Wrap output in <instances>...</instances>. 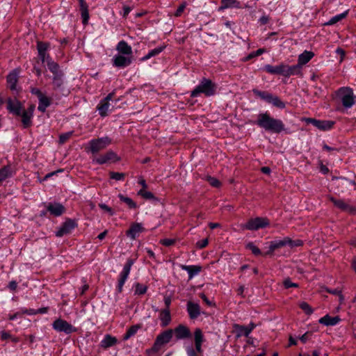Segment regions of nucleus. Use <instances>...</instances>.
I'll use <instances>...</instances> for the list:
<instances>
[{
  "label": "nucleus",
  "instance_id": "nucleus-27",
  "mask_svg": "<svg viewBox=\"0 0 356 356\" xmlns=\"http://www.w3.org/2000/svg\"><path fill=\"white\" fill-rule=\"evenodd\" d=\"M159 319L161 320V325L162 327L168 326L171 322V315L170 309H163L161 310L159 314Z\"/></svg>",
  "mask_w": 356,
  "mask_h": 356
},
{
  "label": "nucleus",
  "instance_id": "nucleus-58",
  "mask_svg": "<svg viewBox=\"0 0 356 356\" xmlns=\"http://www.w3.org/2000/svg\"><path fill=\"white\" fill-rule=\"evenodd\" d=\"M175 241L174 239H171V238H164L161 241V243L163 245L166 246V247L172 245L173 244H175Z\"/></svg>",
  "mask_w": 356,
  "mask_h": 356
},
{
  "label": "nucleus",
  "instance_id": "nucleus-25",
  "mask_svg": "<svg viewBox=\"0 0 356 356\" xmlns=\"http://www.w3.org/2000/svg\"><path fill=\"white\" fill-rule=\"evenodd\" d=\"M78 1L79 3V9L83 19V24H87L89 19L88 5L85 0H78Z\"/></svg>",
  "mask_w": 356,
  "mask_h": 356
},
{
  "label": "nucleus",
  "instance_id": "nucleus-16",
  "mask_svg": "<svg viewBox=\"0 0 356 356\" xmlns=\"http://www.w3.org/2000/svg\"><path fill=\"white\" fill-rule=\"evenodd\" d=\"M329 200L334 204V205L343 211H346L350 214L356 213V208L349 205L344 200L341 199H336L334 197L330 196Z\"/></svg>",
  "mask_w": 356,
  "mask_h": 356
},
{
  "label": "nucleus",
  "instance_id": "nucleus-26",
  "mask_svg": "<svg viewBox=\"0 0 356 356\" xmlns=\"http://www.w3.org/2000/svg\"><path fill=\"white\" fill-rule=\"evenodd\" d=\"M340 321L341 318L339 316L332 317L328 314L321 318L318 321L319 323L326 326L334 325Z\"/></svg>",
  "mask_w": 356,
  "mask_h": 356
},
{
  "label": "nucleus",
  "instance_id": "nucleus-31",
  "mask_svg": "<svg viewBox=\"0 0 356 356\" xmlns=\"http://www.w3.org/2000/svg\"><path fill=\"white\" fill-rule=\"evenodd\" d=\"M116 49L122 54L124 55H131L132 54V49L131 46H129L127 42L122 40L118 42L117 45Z\"/></svg>",
  "mask_w": 356,
  "mask_h": 356
},
{
  "label": "nucleus",
  "instance_id": "nucleus-36",
  "mask_svg": "<svg viewBox=\"0 0 356 356\" xmlns=\"http://www.w3.org/2000/svg\"><path fill=\"white\" fill-rule=\"evenodd\" d=\"M47 67L49 70L53 73V74H56L61 73V72L59 70V65L57 63L54 62L51 60L49 55H47Z\"/></svg>",
  "mask_w": 356,
  "mask_h": 356
},
{
  "label": "nucleus",
  "instance_id": "nucleus-32",
  "mask_svg": "<svg viewBox=\"0 0 356 356\" xmlns=\"http://www.w3.org/2000/svg\"><path fill=\"white\" fill-rule=\"evenodd\" d=\"M13 170L10 165H7L0 169V183L13 175Z\"/></svg>",
  "mask_w": 356,
  "mask_h": 356
},
{
  "label": "nucleus",
  "instance_id": "nucleus-14",
  "mask_svg": "<svg viewBox=\"0 0 356 356\" xmlns=\"http://www.w3.org/2000/svg\"><path fill=\"white\" fill-rule=\"evenodd\" d=\"M114 94V92L109 93L105 98L102 99L97 105V110L99 111V114L101 117L104 118L108 115L110 107L109 102L113 99Z\"/></svg>",
  "mask_w": 356,
  "mask_h": 356
},
{
  "label": "nucleus",
  "instance_id": "nucleus-39",
  "mask_svg": "<svg viewBox=\"0 0 356 356\" xmlns=\"http://www.w3.org/2000/svg\"><path fill=\"white\" fill-rule=\"evenodd\" d=\"M141 328L140 324L134 325L131 326L123 337V340H127L137 332V331Z\"/></svg>",
  "mask_w": 356,
  "mask_h": 356
},
{
  "label": "nucleus",
  "instance_id": "nucleus-52",
  "mask_svg": "<svg viewBox=\"0 0 356 356\" xmlns=\"http://www.w3.org/2000/svg\"><path fill=\"white\" fill-rule=\"evenodd\" d=\"M49 47V44L43 42H37V49L38 53H42L44 51H47Z\"/></svg>",
  "mask_w": 356,
  "mask_h": 356
},
{
  "label": "nucleus",
  "instance_id": "nucleus-20",
  "mask_svg": "<svg viewBox=\"0 0 356 356\" xmlns=\"http://www.w3.org/2000/svg\"><path fill=\"white\" fill-rule=\"evenodd\" d=\"M47 210L54 216H60L65 211V207L58 202L49 203L47 205Z\"/></svg>",
  "mask_w": 356,
  "mask_h": 356
},
{
  "label": "nucleus",
  "instance_id": "nucleus-64",
  "mask_svg": "<svg viewBox=\"0 0 356 356\" xmlns=\"http://www.w3.org/2000/svg\"><path fill=\"white\" fill-rule=\"evenodd\" d=\"M47 55L49 54H47L46 51L38 53V56L42 63H44L45 61L47 62Z\"/></svg>",
  "mask_w": 356,
  "mask_h": 356
},
{
  "label": "nucleus",
  "instance_id": "nucleus-12",
  "mask_svg": "<svg viewBox=\"0 0 356 356\" xmlns=\"http://www.w3.org/2000/svg\"><path fill=\"white\" fill-rule=\"evenodd\" d=\"M305 122L308 124H312L314 127L322 131L331 129L335 122L332 120H319L314 118H305Z\"/></svg>",
  "mask_w": 356,
  "mask_h": 356
},
{
  "label": "nucleus",
  "instance_id": "nucleus-63",
  "mask_svg": "<svg viewBox=\"0 0 356 356\" xmlns=\"http://www.w3.org/2000/svg\"><path fill=\"white\" fill-rule=\"evenodd\" d=\"M311 335H312V334L307 332L305 333L303 335H302V336L300 337V341H301L303 343H306V342H307V341L308 340V339H309V336H311Z\"/></svg>",
  "mask_w": 356,
  "mask_h": 356
},
{
  "label": "nucleus",
  "instance_id": "nucleus-19",
  "mask_svg": "<svg viewBox=\"0 0 356 356\" xmlns=\"http://www.w3.org/2000/svg\"><path fill=\"white\" fill-rule=\"evenodd\" d=\"M204 335L202 330L200 328H196L194 331V349L197 353V354H202L203 352L202 345L204 342Z\"/></svg>",
  "mask_w": 356,
  "mask_h": 356
},
{
  "label": "nucleus",
  "instance_id": "nucleus-17",
  "mask_svg": "<svg viewBox=\"0 0 356 356\" xmlns=\"http://www.w3.org/2000/svg\"><path fill=\"white\" fill-rule=\"evenodd\" d=\"M7 109L16 116L21 115V112L24 110L21 102L16 97L14 99H8Z\"/></svg>",
  "mask_w": 356,
  "mask_h": 356
},
{
  "label": "nucleus",
  "instance_id": "nucleus-59",
  "mask_svg": "<svg viewBox=\"0 0 356 356\" xmlns=\"http://www.w3.org/2000/svg\"><path fill=\"white\" fill-rule=\"evenodd\" d=\"M31 92L33 95H36L38 99L44 95V94L41 92V90L39 88H31Z\"/></svg>",
  "mask_w": 356,
  "mask_h": 356
},
{
  "label": "nucleus",
  "instance_id": "nucleus-21",
  "mask_svg": "<svg viewBox=\"0 0 356 356\" xmlns=\"http://www.w3.org/2000/svg\"><path fill=\"white\" fill-rule=\"evenodd\" d=\"M144 230L145 229L143 227L140 223L134 222L130 226V228L126 232V234L131 239H135L138 236V235L140 233L144 232Z\"/></svg>",
  "mask_w": 356,
  "mask_h": 356
},
{
  "label": "nucleus",
  "instance_id": "nucleus-23",
  "mask_svg": "<svg viewBox=\"0 0 356 356\" xmlns=\"http://www.w3.org/2000/svg\"><path fill=\"white\" fill-rule=\"evenodd\" d=\"M131 63V59L122 55H116L113 60V64L117 67H124Z\"/></svg>",
  "mask_w": 356,
  "mask_h": 356
},
{
  "label": "nucleus",
  "instance_id": "nucleus-1",
  "mask_svg": "<svg viewBox=\"0 0 356 356\" xmlns=\"http://www.w3.org/2000/svg\"><path fill=\"white\" fill-rule=\"evenodd\" d=\"M256 124L266 131L276 134H279L284 129L282 121L270 117L268 113L259 114Z\"/></svg>",
  "mask_w": 356,
  "mask_h": 356
},
{
  "label": "nucleus",
  "instance_id": "nucleus-18",
  "mask_svg": "<svg viewBox=\"0 0 356 356\" xmlns=\"http://www.w3.org/2000/svg\"><path fill=\"white\" fill-rule=\"evenodd\" d=\"M172 330L177 340L190 339L192 337L189 328L182 324L179 325Z\"/></svg>",
  "mask_w": 356,
  "mask_h": 356
},
{
  "label": "nucleus",
  "instance_id": "nucleus-46",
  "mask_svg": "<svg viewBox=\"0 0 356 356\" xmlns=\"http://www.w3.org/2000/svg\"><path fill=\"white\" fill-rule=\"evenodd\" d=\"M147 286L142 284L140 283H136L135 284V294L143 295L147 292Z\"/></svg>",
  "mask_w": 356,
  "mask_h": 356
},
{
  "label": "nucleus",
  "instance_id": "nucleus-30",
  "mask_svg": "<svg viewBox=\"0 0 356 356\" xmlns=\"http://www.w3.org/2000/svg\"><path fill=\"white\" fill-rule=\"evenodd\" d=\"M180 267L182 270H186L188 273L189 279H191L194 275H197L202 270L200 266L181 265Z\"/></svg>",
  "mask_w": 356,
  "mask_h": 356
},
{
  "label": "nucleus",
  "instance_id": "nucleus-33",
  "mask_svg": "<svg viewBox=\"0 0 356 356\" xmlns=\"http://www.w3.org/2000/svg\"><path fill=\"white\" fill-rule=\"evenodd\" d=\"M39 104L38 109L42 113H44L48 106L51 104V99L44 95L38 99Z\"/></svg>",
  "mask_w": 356,
  "mask_h": 356
},
{
  "label": "nucleus",
  "instance_id": "nucleus-41",
  "mask_svg": "<svg viewBox=\"0 0 356 356\" xmlns=\"http://www.w3.org/2000/svg\"><path fill=\"white\" fill-rule=\"evenodd\" d=\"M118 197L120 198V200L122 202H124L128 206V207L129 209H136L137 208L136 203L130 197H125L122 194H119Z\"/></svg>",
  "mask_w": 356,
  "mask_h": 356
},
{
  "label": "nucleus",
  "instance_id": "nucleus-13",
  "mask_svg": "<svg viewBox=\"0 0 356 356\" xmlns=\"http://www.w3.org/2000/svg\"><path fill=\"white\" fill-rule=\"evenodd\" d=\"M77 227L75 220L70 218L67 219L60 226L59 229L56 232L57 237H62L65 234H70L72 229Z\"/></svg>",
  "mask_w": 356,
  "mask_h": 356
},
{
  "label": "nucleus",
  "instance_id": "nucleus-28",
  "mask_svg": "<svg viewBox=\"0 0 356 356\" xmlns=\"http://www.w3.org/2000/svg\"><path fill=\"white\" fill-rule=\"evenodd\" d=\"M314 56V52L305 51L302 54L299 55L298 64L300 65V67L302 68V66L307 64Z\"/></svg>",
  "mask_w": 356,
  "mask_h": 356
},
{
  "label": "nucleus",
  "instance_id": "nucleus-47",
  "mask_svg": "<svg viewBox=\"0 0 356 356\" xmlns=\"http://www.w3.org/2000/svg\"><path fill=\"white\" fill-rule=\"evenodd\" d=\"M286 244L291 248L294 247H300L303 245V241L300 239L292 240L289 237H286Z\"/></svg>",
  "mask_w": 356,
  "mask_h": 356
},
{
  "label": "nucleus",
  "instance_id": "nucleus-4",
  "mask_svg": "<svg viewBox=\"0 0 356 356\" xmlns=\"http://www.w3.org/2000/svg\"><path fill=\"white\" fill-rule=\"evenodd\" d=\"M336 95L340 98L345 108H350L355 103L356 97L353 94V89L349 87L340 88L336 92Z\"/></svg>",
  "mask_w": 356,
  "mask_h": 356
},
{
  "label": "nucleus",
  "instance_id": "nucleus-43",
  "mask_svg": "<svg viewBox=\"0 0 356 356\" xmlns=\"http://www.w3.org/2000/svg\"><path fill=\"white\" fill-rule=\"evenodd\" d=\"M264 70L271 74H280V64L276 66H273L271 65H266L264 66Z\"/></svg>",
  "mask_w": 356,
  "mask_h": 356
},
{
  "label": "nucleus",
  "instance_id": "nucleus-51",
  "mask_svg": "<svg viewBox=\"0 0 356 356\" xmlns=\"http://www.w3.org/2000/svg\"><path fill=\"white\" fill-rule=\"evenodd\" d=\"M246 248L252 251V254H254L256 256L261 254V250H259V248H257L256 245H254L253 243H248L246 245Z\"/></svg>",
  "mask_w": 356,
  "mask_h": 356
},
{
  "label": "nucleus",
  "instance_id": "nucleus-3",
  "mask_svg": "<svg viewBox=\"0 0 356 356\" xmlns=\"http://www.w3.org/2000/svg\"><path fill=\"white\" fill-rule=\"evenodd\" d=\"M172 337L173 330L172 329L163 331L156 337L152 347L146 350L147 353L151 354L152 353H157L161 350L163 346L171 341Z\"/></svg>",
  "mask_w": 356,
  "mask_h": 356
},
{
  "label": "nucleus",
  "instance_id": "nucleus-29",
  "mask_svg": "<svg viewBox=\"0 0 356 356\" xmlns=\"http://www.w3.org/2000/svg\"><path fill=\"white\" fill-rule=\"evenodd\" d=\"M229 8H241V3L237 0H221V5L219 7V10H222Z\"/></svg>",
  "mask_w": 356,
  "mask_h": 356
},
{
  "label": "nucleus",
  "instance_id": "nucleus-2",
  "mask_svg": "<svg viewBox=\"0 0 356 356\" xmlns=\"http://www.w3.org/2000/svg\"><path fill=\"white\" fill-rule=\"evenodd\" d=\"M217 86L211 79L202 78L200 83L196 88L191 91V97H195L201 93L204 94L206 97H211L216 93Z\"/></svg>",
  "mask_w": 356,
  "mask_h": 356
},
{
  "label": "nucleus",
  "instance_id": "nucleus-48",
  "mask_svg": "<svg viewBox=\"0 0 356 356\" xmlns=\"http://www.w3.org/2000/svg\"><path fill=\"white\" fill-rule=\"evenodd\" d=\"M299 307L307 315H311L314 312L312 307L306 302H301Z\"/></svg>",
  "mask_w": 356,
  "mask_h": 356
},
{
  "label": "nucleus",
  "instance_id": "nucleus-61",
  "mask_svg": "<svg viewBox=\"0 0 356 356\" xmlns=\"http://www.w3.org/2000/svg\"><path fill=\"white\" fill-rule=\"evenodd\" d=\"M209 243V241H208V239L207 238H204L202 241H200L197 243V246L200 248V249H202L204 248H205Z\"/></svg>",
  "mask_w": 356,
  "mask_h": 356
},
{
  "label": "nucleus",
  "instance_id": "nucleus-5",
  "mask_svg": "<svg viewBox=\"0 0 356 356\" xmlns=\"http://www.w3.org/2000/svg\"><path fill=\"white\" fill-rule=\"evenodd\" d=\"M252 92L257 97L261 98L268 103L272 104L277 108H284L285 107V103L282 102L277 96H274L267 91H261L257 89H253Z\"/></svg>",
  "mask_w": 356,
  "mask_h": 356
},
{
  "label": "nucleus",
  "instance_id": "nucleus-9",
  "mask_svg": "<svg viewBox=\"0 0 356 356\" xmlns=\"http://www.w3.org/2000/svg\"><path fill=\"white\" fill-rule=\"evenodd\" d=\"M19 72L20 70L16 68L12 70L6 77L8 87L14 95H17L20 91V88H17Z\"/></svg>",
  "mask_w": 356,
  "mask_h": 356
},
{
  "label": "nucleus",
  "instance_id": "nucleus-11",
  "mask_svg": "<svg viewBox=\"0 0 356 356\" xmlns=\"http://www.w3.org/2000/svg\"><path fill=\"white\" fill-rule=\"evenodd\" d=\"M120 158L112 150H109L104 154L99 156L97 158L93 159V162L99 165L107 163H115L119 161Z\"/></svg>",
  "mask_w": 356,
  "mask_h": 356
},
{
  "label": "nucleus",
  "instance_id": "nucleus-40",
  "mask_svg": "<svg viewBox=\"0 0 356 356\" xmlns=\"http://www.w3.org/2000/svg\"><path fill=\"white\" fill-rule=\"evenodd\" d=\"M348 12H349V10H346L345 12L339 14V15H337L333 17H332L327 22H326L325 24V25H333L334 24H336L337 22L341 21V19H344L346 17V16L348 15Z\"/></svg>",
  "mask_w": 356,
  "mask_h": 356
},
{
  "label": "nucleus",
  "instance_id": "nucleus-60",
  "mask_svg": "<svg viewBox=\"0 0 356 356\" xmlns=\"http://www.w3.org/2000/svg\"><path fill=\"white\" fill-rule=\"evenodd\" d=\"M186 352L188 356H198L197 353L195 350L192 346L187 347Z\"/></svg>",
  "mask_w": 356,
  "mask_h": 356
},
{
  "label": "nucleus",
  "instance_id": "nucleus-54",
  "mask_svg": "<svg viewBox=\"0 0 356 356\" xmlns=\"http://www.w3.org/2000/svg\"><path fill=\"white\" fill-rule=\"evenodd\" d=\"M99 207L104 211L108 213L109 216H112L114 215V211H113V209L111 207H108V205H106V204L100 203V204H99Z\"/></svg>",
  "mask_w": 356,
  "mask_h": 356
},
{
  "label": "nucleus",
  "instance_id": "nucleus-22",
  "mask_svg": "<svg viewBox=\"0 0 356 356\" xmlns=\"http://www.w3.org/2000/svg\"><path fill=\"white\" fill-rule=\"evenodd\" d=\"M187 311L190 318L195 319L200 314V307L197 303L188 301L187 303Z\"/></svg>",
  "mask_w": 356,
  "mask_h": 356
},
{
  "label": "nucleus",
  "instance_id": "nucleus-35",
  "mask_svg": "<svg viewBox=\"0 0 356 356\" xmlns=\"http://www.w3.org/2000/svg\"><path fill=\"white\" fill-rule=\"evenodd\" d=\"M233 328L236 332V337H240L241 336L248 337L250 334V330L245 325H239V324H234Z\"/></svg>",
  "mask_w": 356,
  "mask_h": 356
},
{
  "label": "nucleus",
  "instance_id": "nucleus-7",
  "mask_svg": "<svg viewBox=\"0 0 356 356\" xmlns=\"http://www.w3.org/2000/svg\"><path fill=\"white\" fill-rule=\"evenodd\" d=\"M53 328L59 332H64L70 334L77 331V328L69 323L65 320L58 318L52 323Z\"/></svg>",
  "mask_w": 356,
  "mask_h": 356
},
{
  "label": "nucleus",
  "instance_id": "nucleus-57",
  "mask_svg": "<svg viewBox=\"0 0 356 356\" xmlns=\"http://www.w3.org/2000/svg\"><path fill=\"white\" fill-rule=\"evenodd\" d=\"M282 76L289 77V73L287 72V65L281 63L280 64V74Z\"/></svg>",
  "mask_w": 356,
  "mask_h": 356
},
{
  "label": "nucleus",
  "instance_id": "nucleus-8",
  "mask_svg": "<svg viewBox=\"0 0 356 356\" xmlns=\"http://www.w3.org/2000/svg\"><path fill=\"white\" fill-rule=\"evenodd\" d=\"M270 225V221L267 218L257 217L250 219L244 225L245 229L248 230H258L265 228Z\"/></svg>",
  "mask_w": 356,
  "mask_h": 356
},
{
  "label": "nucleus",
  "instance_id": "nucleus-42",
  "mask_svg": "<svg viewBox=\"0 0 356 356\" xmlns=\"http://www.w3.org/2000/svg\"><path fill=\"white\" fill-rule=\"evenodd\" d=\"M63 75V74L62 72L54 75L52 83H53L54 89H58L63 85V79H62Z\"/></svg>",
  "mask_w": 356,
  "mask_h": 356
},
{
  "label": "nucleus",
  "instance_id": "nucleus-55",
  "mask_svg": "<svg viewBox=\"0 0 356 356\" xmlns=\"http://www.w3.org/2000/svg\"><path fill=\"white\" fill-rule=\"evenodd\" d=\"M283 284L286 289H289L291 287H295V288L298 287V284L296 283L292 282L289 278L284 280L283 282Z\"/></svg>",
  "mask_w": 356,
  "mask_h": 356
},
{
  "label": "nucleus",
  "instance_id": "nucleus-34",
  "mask_svg": "<svg viewBox=\"0 0 356 356\" xmlns=\"http://www.w3.org/2000/svg\"><path fill=\"white\" fill-rule=\"evenodd\" d=\"M117 339L110 334H106L101 341V346L104 348H108L117 343Z\"/></svg>",
  "mask_w": 356,
  "mask_h": 356
},
{
  "label": "nucleus",
  "instance_id": "nucleus-50",
  "mask_svg": "<svg viewBox=\"0 0 356 356\" xmlns=\"http://www.w3.org/2000/svg\"><path fill=\"white\" fill-rule=\"evenodd\" d=\"M110 178L116 181L124 180L126 175L123 172H110Z\"/></svg>",
  "mask_w": 356,
  "mask_h": 356
},
{
  "label": "nucleus",
  "instance_id": "nucleus-38",
  "mask_svg": "<svg viewBox=\"0 0 356 356\" xmlns=\"http://www.w3.org/2000/svg\"><path fill=\"white\" fill-rule=\"evenodd\" d=\"M165 47H166L165 45H163V46L158 47L151 50L146 56L143 57L141 60H147L152 57L159 55L161 52H162L165 49Z\"/></svg>",
  "mask_w": 356,
  "mask_h": 356
},
{
  "label": "nucleus",
  "instance_id": "nucleus-15",
  "mask_svg": "<svg viewBox=\"0 0 356 356\" xmlns=\"http://www.w3.org/2000/svg\"><path fill=\"white\" fill-rule=\"evenodd\" d=\"M35 110V105L31 104L26 110L21 112L22 122L24 129L29 128L32 125V118Z\"/></svg>",
  "mask_w": 356,
  "mask_h": 356
},
{
  "label": "nucleus",
  "instance_id": "nucleus-62",
  "mask_svg": "<svg viewBox=\"0 0 356 356\" xmlns=\"http://www.w3.org/2000/svg\"><path fill=\"white\" fill-rule=\"evenodd\" d=\"M17 283L15 281L13 280L9 282L8 288L11 291H15L17 289Z\"/></svg>",
  "mask_w": 356,
  "mask_h": 356
},
{
  "label": "nucleus",
  "instance_id": "nucleus-10",
  "mask_svg": "<svg viewBox=\"0 0 356 356\" xmlns=\"http://www.w3.org/2000/svg\"><path fill=\"white\" fill-rule=\"evenodd\" d=\"M134 263V260L133 259H128L125 265L124 266L123 270L120 273V279L118 280V291L119 293L122 291V287L129 276L131 268Z\"/></svg>",
  "mask_w": 356,
  "mask_h": 356
},
{
  "label": "nucleus",
  "instance_id": "nucleus-56",
  "mask_svg": "<svg viewBox=\"0 0 356 356\" xmlns=\"http://www.w3.org/2000/svg\"><path fill=\"white\" fill-rule=\"evenodd\" d=\"M186 3L183 2L177 9V10L175 13V16L180 17L182 13L184 12V9L186 8Z\"/></svg>",
  "mask_w": 356,
  "mask_h": 356
},
{
  "label": "nucleus",
  "instance_id": "nucleus-49",
  "mask_svg": "<svg viewBox=\"0 0 356 356\" xmlns=\"http://www.w3.org/2000/svg\"><path fill=\"white\" fill-rule=\"evenodd\" d=\"M206 180L214 188H220L222 185L221 182L217 178L211 176H207Z\"/></svg>",
  "mask_w": 356,
  "mask_h": 356
},
{
  "label": "nucleus",
  "instance_id": "nucleus-6",
  "mask_svg": "<svg viewBox=\"0 0 356 356\" xmlns=\"http://www.w3.org/2000/svg\"><path fill=\"white\" fill-rule=\"evenodd\" d=\"M111 143V140L108 137L99 138L91 140L89 142L90 150L94 154L105 149Z\"/></svg>",
  "mask_w": 356,
  "mask_h": 356
},
{
  "label": "nucleus",
  "instance_id": "nucleus-53",
  "mask_svg": "<svg viewBox=\"0 0 356 356\" xmlns=\"http://www.w3.org/2000/svg\"><path fill=\"white\" fill-rule=\"evenodd\" d=\"M72 132H67L60 135L59 136V143L64 144L66 143L70 138L72 136Z\"/></svg>",
  "mask_w": 356,
  "mask_h": 356
},
{
  "label": "nucleus",
  "instance_id": "nucleus-45",
  "mask_svg": "<svg viewBox=\"0 0 356 356\" xmlns=\"http://www.w3.org/2000/svg\"><path fill=\"white\" fill-rule=\"evenodd\" d=\"M138 195L141 196L142 197H143L145 200H157V198L154 196V195L152 192L147 191H145V189H140L138 192Z\"/></svg>",
  "mask_w": 356,
  "mask_h": 356
},
{
  "label": "nucleus",
  "instance_id": "nucleus-24",
  "mask_svg": "<svg viewBox=\"0 0 356 356\" xmlns=\"http://www.w3.org/2000/svg\"><path fill=\"white\" fill-rule=\"evenodd\" d=\"M286 245H287L286 237H284L282 240L280 241H271L269 245V250L266 253H264V255H271L275 250Z\"/></svg>",
  "mask_w": 356,
  "mask_h": 356
},
{
  "label": "nucleus",
  "instance_id": "nucleus-44",
  "mask_svg": "<svg viewBox=\"0 0 356 356\" xmlns=\"http://www.w3.org/2000/svg\"><path fill=\"white\" fill-rule=\"evenodd\" d=\"M301 69L302 68L298 64L291 66L287 65V72L289 73V76L300 74L301 73Z\"/></svg>",
  "mask_w": 356,
  "mask_h": 356
},
{
  "label": "nucleus",
  "instance_id": "nucleus-37",
  "mask_svg": "<svg viewBox=\"0 0 356 356\" xmlns=\"http://www.w3.org/2000/svg\"><path fill=\"white\" fill-rule=\"evenodd\" d=\"M49 311V307H42L37 310L33 309H22V313L24 314H28V315H35L38 314H45Z\"/></svg>",
  "mask_w": 356,
  "mask_h": 356
}]
</instances>
